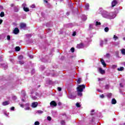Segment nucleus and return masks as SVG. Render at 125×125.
Returning <instances> with one entry per match:
<instances>
[{"label":"nucleus","instance_id":"nucleus-14","mask_svg":"<svg viewBox=\"0 0 125 125\" xmlns=\"http://www.w3.org/2000/svg\"><path fill=\"white\" fill-rule=\"evenodd\" d=\"M121 53L123 55H125V49H122L121 50Z\"/></svg>","mask_w":125,"mask_h":125},{"label":"nucleus","instance_id":"nucleus-18","mask_svg":"<svg viewBox=\"0 0 125 125\" xmlns=\"http://www.w3.org/2000/svg\"><path fill=\"white\" fill-rule=\"evenodd\" d=\"M4 16V12H1L0 14V17H3Z\"/></svg>","mask_w":125,"mask_h":125},{"label":"nucleus","instance_id":"nucleus-28","mask_svg":"<svg viewBox=\"0 0 125 125\" xmlns=\"http://www.w3.org/2000/svg\"><path fill=\"white\" fill-rule=\"evenodd\" d=\"M70 50H71V52H74L75 51V48L72 47L70 49Z\"/></svg>","mask_w":125,"mask_h":125},{"label":"nucleus","instance_id":"nucleus-26","mask_svg":"<svg viewBox=\"0 0 125 125\" xmlns=\"http://www.w3.org/2000/svg\"><path fill=\"white\" fill-rule=\"evenodd\" d=\"M105 32H108L109 31V28L108 27H105L104 28Z\"/></svg>","mask_w":125,"mask_h":125},{"label":"nucleus","instance_id":"nucleus-36","mask_svg":"<svg viewBox=\"0 0 125 125\" xmlns=\"http://www.w3.org/2000/svg\"><path fill=\"white\" fill-rule=\"evenodd\" d=\"M11 110H12V111H13V110H14V107H12L11 108Z\"/></svg>","mask_w":125,"mask_h":125},{"label":"nucleus","instance_id":"nucleus-40","mask_svg":"<svg viewBox=\"0 0 125 125\" xmlns=\"http://www.w3.org/2000/svg\"><path fill=\"white\" fill-rule=\"evenodd\" d=\"M62 124H64V121H62Z\"/></svg>","mask_w":125,"mask_h":125},{"label":"nucleus","instance_id":"nucleus-32","mask_svg":"<svg viewBox=\"0 0 125 125\" xmlns=\"http://www.w3.org/2000/svg\"><path fill=\"white\" fill-rule=\"evenodd\" d=\"M7 40H8V41H9V40H10V36L8 35L7 36Z\"/></svg>","mask_w":125,"mask_h":125},{"label":"nucleus","instance_id":"nucleus-30","mask_svg":"<svg viewBox=\"0 0 125 125\" xmlns=\"http://www.w3.org/2000/svg\"><path fill=\"white\" fill-rule=\"evenodd\" d=\"M38 113H39V114H42L43 113V111H42V110H39L38 111Z\"/></svg>","mask_w":125,"mask_h":125},{"label":"nucleus","instance_id":"nucleus-35","mask_svg":"<svg viewBox=\"0 0 125 125\" xmlns=\"http://www.w3.org/2000/svg\"><path fill=\"white\" fill-rule=\"evenodd\" d=\"M100 97L101 98H104V95H100Z\"/></svg>","mask_w":125,"mask_h":125},{"label":"nucleus","instance_id":"nucleus-3","mask_svg":"<svg viewBox=\"0 0 125 125\" xmlns=\"http://www.w3.org/2000/svg\"><path fill=\"white\" fill-rule=\"evenodd\" d=\"M50 104L51 106H53L54 107H56L57 106V104L54 101H52Z\"/></svg>","mask_w":125,"mask_h":125},{"label":"nucleus","instance_id":"nucleus-31","mask_svg":"<svg viewBox=\"0 0 125 125\" xmlns=\"http://www.w3.org/2000/svg\"><path fill=\"white\" fill-rule=\"evenodd\" d=\"M112 69H116L117 68V65H113L112 66Z\"/></svg>","mask_w":125,"mask_h":125},{"label":"nucleus","instance_id":"nucleus-10","mask_svg":"<svg viewBox=\"0 0 125 125\" xmlns=\"http://www.w3.org/2000/svg\"><path fill=\"white\" fill-rule=\"evenodd\" d=\"M23 10L25 11L26 12H28V11H30V10L29 9V8L27 7H23Z\"/></svg>","mask_w":125,"mask_h":125},{"label":"nucleus","instance_id":"nucleus-1","mask_svg":"<svg viewBox=\"0 0 125 125\" xmlns=\"http://www.w3.org/2000/svg\"><path fill=\"white\" fill-rule=\"evenodd\" d=\"M85 88V86L83 84V85H79L77 87V91L78 92H83V89Z\"/></svg>","mask_w":125,"mask_h":125},{"label":"nucleus","instance_id":"nucleus-41","mask_svg":"<svg viewBox=\"0 0 125 125\" xmlns=\"http://www.w3.org/2000/svg\"><path fill=\"white\" fill-rule=\"evenodd\" d=\"M123 40L125 41V37L123 38Z\"/></svg>","mask_w":125,"mask_h":125},{"label":"nucleus","instance_id":"nucleus-39","mask_svg":"<svg viewBox=\"0 0 125 125\" xmlns=\"http://www.w3.org/2000/svg\"><path fill=\"white\" fill-rule=\"evenodd\" d=\"M20 106H21V107H22V108H23V107H24V105H23V104H21Z\"/></svg>","mask_w":125,"mask_h":125},{"label":"nucleus","instance_id":"nucleus-20","mask_svg":"<svg viewBox=\"0 0 125 125\" xmlns=\"http://www.w3.org/2000/svg\"><path fill=\"white\" fill-rule=\"evenodd\" d=\"M101 25V23L100 22L96 21V26H99Z\"/></svg>","mask_w":125,"mask_h":125},{"label":"nucleus","instance_id":"nucleus-5","mask_svg":"<svg viewBox=\"0 0 125 125\" xmlns=\"http://www.w3.org/2000/svg\"><path fill=\"white\" fill-rule=\"evenodd\" d=\"M83 46H84V45L83 43H81L80 44H78L77 45V47L78 48H83Z\"/></svg>","mask_w":125,"mask_h":125},{"label":"nucleus","instance_id":"nucleus-9","mask_svg":"<svg viewBox=\"0 0 125 125\" xmlns=\"http://www.w3.org/2000/svg\"><path fill=\"white\" fill-rule=\"evenodd\" d=\"M112 7H114V6H115L116 5V4H117V1L116 0H113L112 2Z\"/></svg>","mask_w":125,"mask_h":125},{"label":"nucleus","instance_id":"nucleus-15","mask_svg":"<svg viewBox=\"0 0 125 125\" xmlns=\"http://www.w3.org/2000/svg\"><path fill=\"white\" fill-rule=\"evenodd\" d=\"M100 44L101 46H103V44H104V41L103 40H101L100 41Z\"/></svg>","mask_w":125,"mask_h":125},{"label":"nucleus","instance_id":"nucleus-34","mask_svg":"<svg viewBox=\"0 0 125 125\" xmlns=\"http://www.w3.org/2000/svg\"><path fill=\"white\" fill-rule=\"evenodd\" d=\"M58 90L59 91H61V90H62V89L60 87H58Z\"/></svg>","mask_w":125,"mask_h":125},{"label":"nucleus","instance_id":"nucleus-25","mask_svg":"<svg viewBox=\"0 0 125 125\" xmlns=\"http://www.w3.org/2000/svg\"><path fill=\"white\" fill-rule=\"evenodd\" d=\"M35 125H40V122L36 121L35 122V123H34Z\"/></svg>","mask_w":125,"mask_h":125},{"label":"nucleus","instance_id":"nucleus-17","mask_svg":"<svg viewBox=\"0 0 125 125\" xmlns=\"http://www.w3.org/2000/svg\"><path fill=\"white\" fill-rule=\"evenodd\" d=\"M118 71H123L124 70V67H121L117 69Z\"/></svg>","mask_w":125,"mask_h":125},{"label":"nucleus","instance_id":"nucleus-37","mask_svg":"<svg viewBox=\"0 0 125 125\" xmlns=\"http://www.w3.org/2000/svg\"><path fill=\"white\" fill-rule=\"evenodd\" d=\"M72 36H73V37H75L76 36V33H74L73 34H72Z\"/></svg>","mask_w":125,"mask_h":125},{"label":"nucleus","instance_id":"nucleus-42","mask_svg":"<svg viewBox=\"0 0 125 125\" xmlns=\"http://www.w3.org/2000/svg\"><path fill=\"white\" fill-rule=\"evenodd\" d=\"M116 17V15H115L113 18H115Z\"/></svg>","mask_w":125,"mask_h":125},{"label":"nucleus","instance_id":"nucleus-23","mask_svg":"<svg viewBox=\"0 0 125 125\" xmlns=\"http://www.w3.org/2000/svg\"><path fill=\"white\" fill-rule=\"evenodd\" d=\"M76 105L77 107H81V104H80V103H76Z\"/></svg>","mask_w":125,"mask_h":125},{"label":"nucleus","instance_id":"nucleus-4","mask_svg":"<svg viewBox=\"0 0 125 125\" xmlns=\"http://www.w3.org/2000/svg\"><path fill=\"white\" fill-rule=\"evenodd\" d=\"M101 62L102 63L103 67H104V68L107 66V64L106 63H105V61H104V60L103 59H101Z\"/></svg>","mask_w":125,"mask_h":125},{"label":"nucleus","instance_id":"nucleus-12","mask_svg":"<svg viewBox=\"0 0 125 125\" xmlns=\"http://www.w3.org/2000/svg\"><path fill=\"white\" fill-rule=\"evenodd\" d=\"M26 107L25 108V110H30V107L29 106V104H25Z\"/></svg>","mask_w":125,"mask_h":125},{"label":"nucleus","instance_id":"nucleus-43","mask_svg":"<svg viewBox=\"0 0 125 125\" xmlns=\"http://www.w3.org/2000/svg\"><path fill=\"white\" fill-rule=\"evenodd\" d=\"M104 17H106V18H107V17H108L104 16Z\"/></svg>","mask_w":125,"mask_h":125},{"label":"nucleus","instance_id":"nucleus-11","mask_svg":"<svg viewBox=\"0 0 125 125\" xmlns=\"http://www.w3.org/2000/svg\"><path fill=\"white\" fill-rule=\"evenodd\" d=\"M9 104V102H4L2 103L3 106H6V105H8Z\"/></svg>","mask_w":125,"mask_h":125},{"label":"nucleus","instance_id":"nucleus-2","mask_svg":"<svg viewBox=\"0 0 125 125\" xmlns=\"http://www.w3.org/2000/svg\"><path fill=\"white\" fill-rule=\"evenodd\" d=\"M98 70H99V72H100V73H101V74H105V70L104 69H102V68L99 67Z\"/></svg>","mask_w":125,"mask_h":125},{"label":"nucleus","instance_id":"nucleus-33","mask_svg":"<svg viewBox=\"0 0 125 125\" xmlns=\"http://www.w3.org/2000/svg\"><path fill=\"white\" fill-rule=\"evenodd\" d=\"M43 2H44V3H48V1H47V0H43Z\"/></svg>","mask_w":125,"mask_h":125},{"label":"nucleus","instance_id":"nucleus-24","mask_svg":"<svg viewBox=\"0 0 125 125\" xmlns=\"http://www.w3.org/2000/svg\"><path fill=\"white\" fill-rule=\"evenodd\" d=\"M30 7L31 8H36V5H35V4H32L30 6Z\"/></svg>","mask_w":125,"mask_h":125},{"label":"nucleus","instance_id":"nucleus-38","mask_svg":"<svg viewBox=\"0 0 125 125\" xmlns=\"http://www.w3.org/2000/svg\"><path fill=\"white\" fill-rule=\"evenodd\" d=\"M2 23V20H0V24Z\"/></svg>","mask_w":125,"mask_h":125},{"label":"nucleus","instance_id":"nucleus-8","mask_svg":"<svg viewBox=\"0 0 125 125\" xmlns=\"http://www.w3.org/2000/svg\"><path fill=\"white\" fill-rule=\"evenodd\" d=\"M20 28L23 29L24 28H26V24L24 23H21L20 24Z\"/></svg>","mask_w":125,"mask_h":125},{"label":"nucleus","instance_id":"nucleus-27","mask_svg":"<svg viewBox=\"0 0 125 125\" xmlns=\"http://www.w3.org/2000/svg\"><path fill=\"white\" fill-rule=\"evenodd\" d=\"M47 120L48 121H51V117H50V116H48V117H47Z\"/></svg>","mask_w":125,"mask_h":125},{"label":"nucleus","instance_id":"nucleus-19","mask_svg":"<svg viewBox=\"0 0 125 125\" xmlns=\"http://www.w3.org/2000/svg\"><path fill=\"white\" fill-rule=\"evenodd\" d=\"M16 51H19L20 50V47L17 46L15 48Z\"/></svg>","mask_w":125,"mask_h":125},{"label":"nucleus","instance_id":"nucleus-16","mask_svg":"<svg viewBox=\"0 0 125 125\" xmlns=\"http://www.w3.org/2000/svg\"><path fill=\"white\" fill-rule=\"evenodd\" d=\"M111 103L112 104H116V103H117V101H116V100H115L114 99H113L112 100Z\"/></svg>","mask_w":125,"mask_h":125},{"label":"nucleus","instance_id":"nucleus-22","mask_svg":"<svg viewBox=\"0 0 125 125\" xmlns=\"http://www.w3.org/2000/svg\"><path fill=\"white\" fill-rule=\"evenodd\" d=\"M89 8V4H87L85 5V9H88V8Z\"/></svg>","mask_w":125,"mask_h":125},{"label":"nucleus","instance_id":"nucleus-29","mask_svg":"<svg viewBox=\"0 0 125 125\" xmlns=\"http://www.w3.org/2000/svg\"><path fill=\"white\" fill-rule=\"evenodd\" d=\"M78 95L79 96H82V95H83V93H82V92H78Z\"/></svg>","mask_w":125,"mask_h":125},{"label":"nucleus","instance_id":"nucleus-7","mask_svg":"<svg viewBox=\"0 0 125 125\" xmlns=\"http://www.w3.org/2000/svg\"><path fill=\"white\" fill-rule=\"evenodd\" d=\"M14 34L15 35H17L19 33V29L18 28H15L13 31Z\"/></svg>","mask_w":125,"mask_h":125},{"label":"nucleus","instance_id":"nucleus-6","mask_svg":"<svg viewBox=\"0 0 125 125\" xmlns=\"http://www.w3.org/2000/svg\"><path fill=\"white\" fill-rule=\"evenodd\" d=\"M37 106H38L37 102H34L32 104L31 107H32V108H37Z\"/></svg>","mask_w":125,"mask_h":125},{"label":"nucleus","instance_id":"nucleus-13","mask_svg":"<svg viewBox=\"0 0 125 125\" xmlns=\"http://www.w3.org/2000/svg\"><path fill=\"white\" fill-rule=\"evenodd\" d=\"M113 39L114 41H117V40H119V37L116 35H114L113 36Z\"/></svg>","mask_w":125,"mask_h":125},{"label":"nucleus","instance_id":"nucleus-21","mask_svg":"<svg viewBox=\"0 0 125 125\" xmlns=\"http://www.w3.org/2000/svg\"><path fill=\"white\" fill-rule=\"evenodd\" d=\"M81 82H82V79L80 78H79L77 80V83H81Z\"/></svg>","mask_w":125,"mask_h":125}]
</instances>
